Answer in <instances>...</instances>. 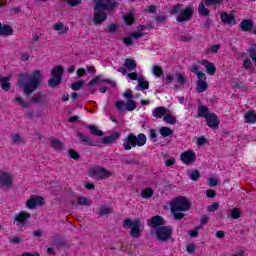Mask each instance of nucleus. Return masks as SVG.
<instances>
[{
    "mask_svg": "<svg viewBox=\"0 0 256 256\" xmlns=\"http://www.w3.org/2000/svg\"><path fill=\"white\" fill-rule=\"evenodd\" d=\"M152 115L153 117H155V119H163V117L167 115V108L163 106H158L154 109V111L152 112Z\"/></svg>",
    "mask_w": 256,
    "mask_h": 256,
    "instance_id": "22",
    "label": "nucleus"
},
{
    "mask_svg": "<svg viewBox=\"0 0 256 256\" xmlns=\"http://www.w3.org/2000/svg\"><path fill=\"white\" fill-rule=\"evenodd\" d=\"M222 2L223 0H204L207 7H209V5H221Z\"/></svg>",
    "mask_w": 256,
    "mask_h": 256,
    "instance_id": "56",
    "label": "nucleus"
},
{
    "mask_svg": "<svg viewBox=\"0 0 256 256\" xmlns=\"http://www.w3.org/2000/svg\"><path fill=\"white\" fill-rule=\"evenodd\" d=\"M45 205V198L39 195H32L26 202V207L28 209H35V207H41Z\"/></svg>",
    "mask_w": 256,
    "mask_h": 256,
    "instance_id": "10",
    "label": "nucleus"
},
{
    "mask_svg": "<svg viewBox=\"0 0 256 256\" xmlns=\"http://www.w3.org/2000/svg\"><path fill=\"white\" fill-rule=\"evenodd\" d=\"M191 209V202L185 196H179L171 204V213L176 221H181L185 217V212Z\"/></svg>",
    "mask_w": 256,
    "mask_h": 256,
    "instance_id": "2",
    "label": "nucleus"
},
{
    "mask_svg": "<svg viewBox=\"0 0 256 256\" xmlns=\"http://www.w3.org/2000/svg\"><path fill=\"white\" fill-rule=\"evenodd\" d=\"M70 7H77V5H81V0H64Z\"/></svg>",
    "mask_w": 256,
    "mask_h": 256,
    "instance_id": "64",
    "label": "nucleus"
},
{
    "mask_svg": "<svg viewBox=\"0 0 256 256\" xmlns=\"http://www.w3.org/2000/svg\"><path fill=\"white\" fill-rule=\"evenodd\" d=\"M138 85L136 86V90L139 91H147L149 89V81L143 80V79H138Z\"/></svg>",
    "mask_w": 256,
    "mask_h": 256,
    "instance_id": "33",
    "label": "nucleus"
},
{
    "mask_svg": "<svg viewBox=\"0 0 256 256\" xmlns=\"http://www.w3.org/2000/svg\"><path fill=\"white\" fill-rule=\"evenodd\" d=\"M211 113H209V107L199 106L198 108V117H204L206 119Z\"/></svg>",
    "mask_w": 256,
    "mask_h": 256,
    "instance_id": "35",
    "label": "nucleus"
},
{
    "mask_svg": "<svg viewBox=\"0 0 256 256\" xmlns=\"http://www.w3.org/2000/svg\"><path fill=\"white\" fill-rule=\"evenodd\" d=\"M77 205L91 207V202L85 196H79L77 198Z\"/></svg>",
    "mask_w": 256,
    "mask_h": 256,
    "instance_id": "40",
    "label": "nucleus"
},
{
    "mask_svg": "<svg viewBox=\"0 0 256 256\" xmlns=\"http://www.w3.org/2000/svg\"><path fill=\"white\" fill-rule=\"evenodd\" d=\"M199 229H201V227H196L194 230H190L189 231V236L192 238H197L199 237Z\"/></svg>",
    "mask_w": 256,
    "mask_h": 256,
    "instance_id": "60",
    "label": "nucleus"
},
{
    "mask_svg": "<svg viewBox=\"0 0 256 256\" xmlns=\"http://www.w3.org/2000/svg\"><path fill=\"white\" fill-rule=\"evenodd\" d=\"M123 20L124 23H126L128 26H131L135 23V17L132 14L124 15Z\"/></svg>",
    "mask_w": 256,
    "mask_h": 256,
    "instance_id": "42",
    "label": "nucleus"
},
{
    "mask_svg": "<svg viewBox=\"0 0 256 256\" xmlns=\"http://www.w3.org/2000/svg\"><path fill=\"white\" fill-rule=\"evenodd\" d=\"M122 226L124 229H129L130 227V235L133 239H139V237H141V233H143V230L141 229V227H143V223L139 218L134 220L127 218L123 221Z\"/></svg>",
    "mask_w": 256,
    "mask_h": 256,
    "instance_id": "5",
    "label": "nucleus"
},
{
    "mask_svg": "<svg viewBox=\"0 0 256 256\" xmlns=\"http://www.w3.org/2000/svg\"><path fill=\"white\" fill-rule=\"evenodd\" d=\"M248 55L250 59L255 63L256 62V43H252L248 48Z\"/></svg>",
    "mask_w": 256,
    "mask_h": 256,
    "instance_id": "37",
    "label": "nucleus"
},
{
    "mask_svg": "<svg viewBox=\"0 0 256 256\" xmlns=\"http://www.w3.org/2000/svg\"><path fill=\"white\" fill-rule=\"evenodd\" d=\"M201 178V172L199 170H192L190 173L191 181H198Z\"/></svg>",
    "mask_w": 256,
    "mask_h": 256,
    "instance_id": "47",
    "label": "nucleus"
},
{
    "mask_svg": "<svg viewBox=\"0 0 256 256\" xmlns=\"http://www.w3.org/2000/svg\"><path fill=\"white\" fill-rule=\"evenodd\" d=\"M205 5H207L205 4V0L198 5V13L201 17H209L211 15V10L207 9Z\"/></svg>",
    "mask_w": 256,
    "mask_h": 256,
    "instance_id": "25",
    "label": "nucleus"
},
{
    "mask_svg": "<svg viewBox=\"0 0 256 256\" xmlns=\"http://www.w3.org/2000/svg\"><path fill=\"white\" fill-rule=\"evenodd\" d=\"M217 196V192L213 189H208L206 190V197H208V199H214V197Z\"/></svg>",
    "mask_w": 256,
    "mask_h": 256,
    "instance_id": "59",
    "label": "nucleus"
},
{
    "mask_svg": "<svg viewBox=\"0 0 256 256\" xmlns=\"http://www.w3.org/2000/svg\"><path fill=\"white\" fill-rule=\"evenodd\" d=\"M173 228L171 226H161L155 230V237L158 241L165 243L171 239Z\"/></svg>",
    "mask_w": 256,
    "mask_h": 256,
    "instance_id": "8",
    "label": "nucleus"
},
{
    "mask_svg": "<svg viewBox=\"0 0 256 256\" xmlns=\"http://www.w3.org/2000/svg\"><path fill=\"white\" fill-rule=\"evenodd\" d=\"M50 145L54 151H61L63 149V142L59 139L51 140Z\"/></svg>",
    "mask_w": 256,
    "mask_h": 256,
    "instance_id": "34",
    "label": "nucleus"
},
{
    "mask_svg": "<svg viewBox=\"0 0 256 256\" xmlns=\"http://www.w3.org/2000/svg\"><path fill=\"white\" fill-rule=\"evenodd\" d=\"M164 121H165V123H169V125H175L177 123V118H175V116H173V115L165 114Z\"/></svg>",
    "mask_w": 256,
    "mask_h": 256,
    "instance_id": "44",
    "label": "nucleus"
},
{
    "mask_svg": "<svg viewBox=\"0 0 256 256\" xmlns=\"http://www.w3.org/2000/svg\"><path fill=\"white\" fill-rule=\"evenodd\" d=\"M54 30L61 31V33H67L68 28H65V26L63 25V22H58L54 24Z\"/></svg>",
    "mask_w": 256,
    "mask_h": 256,
    "instance_id": "46",
    "label": "nucleus"
},
{
    "mask_svg": "<svg viewBox=\"0 0 256 256\" xmlns=\"http://www.w3.org/2000/svg\"><path fill=\"white\" fill-rule=\"evenodd\" d=\"M253 27H254L253 20L251 19H244L239 24V29L243 33H251V31H253Z\"/></svg>",
    "mask_w": 256,
    "mask_h": 256,
    "instance_id": "17",
    "label": "nucleus"
},
{
    "mask_svg": "<svg viewBox=\"0 0 256 256\" xmlns=\"http://www.w3.org/2000/svg\"><path fill=\"white\" fill-rule=\"evenodd\" d=\"M119 26L115 23L109 24L104 28L105 33H116Z\"/></svg>",
    "mask_w": 256,
    "mask_h": 256,
    "instance_id": "41",
    "label": "nucleus"
},
{
    "mask_svg": "<svg viewBox=\"0 0 256 256\" xmlns=\"http://www.w3.org/2000/svg\"><path fill=\"white\" fill-rule=\"evenodd\" d=\"M122 42L124 43V45H127V47H131V45H133V38L132 37L122 38Z\"/></svg>",
    "mask_w": 256,
    "mask_h": 256,
    "instance_id": "63",
    "label": "nucleus"
},
{
    "mask_svg": "<svg viewBox=\"0 0 256 256\" xmlns=\"http://www.w3.org/2000/svg\"><path fill=\"white\" fill-rule=\"evenodd\" d=\"M10 77H0V87L3 91H9L11 89Z\"/></svg>",
    "mask_w": 256,
    "mask_h": 256,
    "instance_id": "28",
    "label": "nucleus"
},
{
    "mask_svg": "<svg viewBox=\"0 0 256 256\" xmlns=\"http://www.w3.org/2000/svg\"><path fill=\"white\" fill-rule=\"evenodd\" d=\"M1 187H11L13 185V176L9 172H0Z\"/></svg>",
    "mask_w": 256,
    "mask_h": 256,
    "instance_id": "14",
    "label": "nucleus"
},
{
    "mask_svg": "<svg viewBox=\"0 0 256 256\" xmlns=\"http://www.w3.org/2000/svg\"><path fill=\"white\" fill-rule=\"evenodd\" d=\"M201 65H204L206 68V73L208 75H215L217 73V68L215 67V64L213 62H209L208 60H202Z\"/></svg>",
    "mask_w": 256,
    "mask_h": 256,
    "instance_id": "21",
    "label": "nucleus"
},
{
    "mask_svg": "<svg viewBox=\"0 0 256 256\" xmlns=\"http://www.w3.org/2000/svg\"><path fill=\"white\" fill-rule=\"evenodd\" d=\"M152 73L155 77H163V68H161V66L154 65Z\"/></svg>",
    "mask_w": 256,
    "mask_h": 256,
    "instance_id": "43",
    "label": "nucleus"
},
{
    "mask_svg": "<svg viewBox=\"0 0 256 256\" xmlns=\"http://www.w3.org/2000/svg\"><path fill=\"white\" fill-rule=\"evenodd\" d=\"M63 73H65L63 66L54 67L51 71L52 78L48 81L49 87H51L52 89H55V87H59V85H61V82L63 81Z\"/></svg>",
    "mask_w": 256,
    "mask_h": 256,
    "instance_id": "7",
    "label": "nucleus"
},
{
    "mask_svg": "<svg viewBox=\"0 0 256 256\" xmlns=\"http://www.w3.org/2000/svg\"><path fill=\"white\" fill-rule=\"evenodd\" d=\"M68 153H69V156L71 157V159H74V161H78V159H80V155H79V152H77V151H75V150H73V149H70L69 151H68Z\"/></svg>",
    "mask_w": 256,
    "mask_h": 256,
    "instance_id": "55",
    "label": "nucleus"
},
{
    "mask_svg": "<svg viewBox=\"0 0 256 256\" xmlns=\"http://www.w3.org/2000/svg\"><path fill=\"white\" fill-rule=\"evenodd\" d=\"M148 225L149 227H152V229H159V227H163V225H165V219L160 215L152 216Z\"/></svg>",
    "mask_w": 256,
    "mask_h": 256,
    "instance_id": "16",
    "label": "nucleus"
},
{
    "mask_svg": "<svg viewBox=\"0 0 256 256\" xmlns=\"http://www.w3.org/2000/svg\"><path fill=\"white\" fill-rule=\"evenodd\" d=\"M219 49H221V45H212L210 48L206 50V55H209V53H219Z\"/></svg>",
    "mask_w": 256,
    "mask_h": 256,
    "instance_id": "48",
    "label": "nucleus"
},
{
    "mask_svg": "<svg viewBox=\"0 0 256 256\" xmlns=\"http://www.w3.org/2000/svg\"><path fill=\"white\" fill-rule=\"evenodd\" d=\"M101 2L98 3V7L103 8L106 7V9H111L112 11H115L117 7H119V2H116L117 0H100Z\"/></svg>",
    "mask_w": 256,
    "mask_h": 256,
    "instance_id": "19",
    "label": "nucleus"
},
{
    "mask_svg": "<svg viewBox=\"0 0 256 256\" xmlns=\"http://www.w3.org/2000/svg\"><path fill=\"white\" fill-rule=\"evenodd\" d=\"M159 133L162 137H170V135H173V130L167 126H162L159 129Z\"/></svg>",
    "mask_w": 256,
    "mask_h": 256,
    "instance_id": "36",
    "label": "nucleus"
},
{
    "mask_svg": "<svg viewBox=\"0 0 256 256\" xmlns=\"http://www.w3.org/2000/svg\"><path fill=\"white\" fill-rule=\"evenodd\" d=\"M191 17H193V9L191 7H187L177 16L176 21L178 23H185V21H190Z\"/></svg>",
    "mask_w": 256,
    "mask_h": 256,
    "instance_id": "15",
    "label": "nucleus"
},
{
    "mask_svg": "<svg viewBox=\"0 0 256 256\" xmlns=\"http://www.w3.org/2000/svg\"><path fill=\"white\" fill-rule=\"evenodd\" d=\"M217 209H219V203L214 202L210 206H208L207 210L209 211V213H214V211H217Z\"/></svg>",
    "mask_w": 256,
    "mask_h": 256,
    "instance_id": "58",
    "label": "nucleus"
},
{
    "mask_svg": "<svg viewBox=\"0 0 256 256\" xmlns=\"http://www.w3.org/2000/svg\"><path fill=\"white\" fill-rule=\"evenodd\" d=\"M220 21L224 25H230V27L237 25V20H235V14L233 13L222 12L220 14Z\"/></svg>",
    "mask_w": 256,
    "mask_h": 256,
    "instance_id": "13",
    "label": "nucleus"
},
{
    "mask_svg": "<svg viewBox=\"0 0 256 256\" xmlns=\"http://www.w3.org/2000/svg\"><path fill=\"white\" fill-rule=\"evenodd\" d=\"M241 217V210L239 208H233L231 210V219H239Z\"/></svg>",
    "mask_w": 256,
    "mask_h": 256,
    "instance_id": "51",
    "label": "nucleus"
},
{
    "mask_svg": "<svg viewBox=\"0 0 256 256\" xmlns=\"http://www.w3.org/2000/svg\"><path fill=\"white\" fill-rule=\"evenodd\" d=\"M243 67L244 69H247V70L251 69V67H253V62H251V59L249 58L245 59L243 62Z\"/></svg>",
    "mask_w": 256,
    "mask_h": 256,
    "instance_id": "62",
    "label": "nucleus"
},
{
    "mask_svg": "<svg viewBox=\"0 0 256 256\" xmlns=\"http://www.w3.org/2000/svg\"><path fill=\"white\" fill-rule=\"evenodd\" d=\"M113 175V172L107 170L105 167H97L90 171V177L97 181H103V179H109Z\"/></svg>",
    "mask_w": 256,
    "mask_h": 256,
    "instance_id": "9",
    "label": "nucleus"
},
{
    "mask_svg": "<svg viewBox=\"0 0 256 256\" xmlns=\"http://www.w3.org/2000/svg\"><path fill=\"white\" fill-rule=\"evenodd\" d=\"M120 137H121V134L119 132H113L109 136H104L102 138V143L104 145H112V143H115V141H117V139H119Z\"/></svg>",
    "mask_w": 256,
    "mask_h": 256,
    "instance_id": "20",
    "label": "nucleus"
},
{
    "mask_svg": "<svg viewBox=\"0 0 256 256\" xmlns=\"http://www.w3.org/2000/svg\"><path fill=\"white\" fill-rule=\"evenodd\" d=\"M31 219V213L27 211H21L14 218V223H20L22 227H29V220Z\"/></svg>",
    "mask_w": 256,
    "mask_h": 256,
    "instance_id": "11",
    "label": "nucleus"
},
{
    "mask_svg": "<svg viewBox=\"0 0 256 256\" xmlns=\"http://www.w3.org/2000/svg\"><path fill=\"white\" fill-rule=\"evenodd\" d=\"M191 73H194L196 75L198 81H207V75H205V73H203L202 71H199V66L192 65Z\"/></svg>",
    "mask_w": 256,
    "mask_h": 256,
    "instance_id": "23",
    "label": "nucleus"
},
{
    "mask_svg": "<svg viewBox=\"0 0 256 256\" xmlns=\"http://www.w3.org/2000/svg\"><path fill=\"white\" fill-rule=\"evenodd\" d=\"M123 97L127 99L126 103L123 100L117 101L115 107L118 111L125 113V111H135L137 109V102L133 100V91L126 90Z\"/></svg>",
    "mask_w": 256,
    "mask_h": 256,
    "instance_id": "4",
    "label": "nucleus"
},
{
    "mask_svg": "<svg viewBox=\"0 0 256 256\" xmlns=\"http://www.w3.org/2000/svg\"><path fill=\"white\" fill-rule=\"evenodd\" d=\"M13 35V28L10 25H3L0 22V37H9Z\"/></svg>",
    "mask_w": 256,
    "mask_h": 256,
    "instance_id": "24",
    "label": "nucleus"
},
{
    "mask_svg": "<svg viewBox=\"0 0 256 256\" xmlns=\"http://www.w3.org/2000/svg\"><path fill=\"white\" fill-rule=\"evenodd\" d=\"M245 123L254 124L256 123V111L250 110L244 115Z\"/></svg>",
    "mask_w": 256,
    "mask_h": 256,
    "instance_id": "26",
    "label": "nucleus"
},
{
    "mask_svg": "<svg viewBox=\"0 0 256 256\" xmlns=\"http://www.w3.org/2000/svg\"><path fill=\"white\" fill-rule=\"evenodd\" d=\"M15 101L16 103H19V105H21L22 107H25V108L29 107V102L23 100L21 96H17L15 98Z\"/></svg>",
    "mask_w": 256,
    "mask_h": 256,
    "instance_id": "54",
    "label": "nucleus"
},
{
    "mask_svg": "<svg viewBox=\"0 0 256 256\" xmlns=\"http://www.w3.org/2000/svg\"><path fill=\"white\" fill-rule=\"evenodd\" d=\"M207 89H209V84L207 83V80L197 81V85H196L197 93H205Z\"/></svg>",
    "mask_w": 256,
    "mask_h": 256,
    "instance_id": "29",
    "label": "nucleus"
},
{
    "mask_svg": "<svg viewBox=\"0 0 256 256\" xmlns=\"http://www.w3.org/2000/svg\"><path fill=\"white\" fill-rule=\"evenodd\" d=\"M79 139L82 143H87L90 147H97V143L95 140L91 139L89 136H85L83 134H78Z\"/></svg>",
    "mask_w": 256,
    "mask_h": 256,
    "instance_id": "30",
    "label": "nucleus"
},
{
    "mask_svg": "<svg viewBox=\"0 0 256 256\" xmlns=\"http://www.w3.org/2000/svg\"><path fill=\"white\" fill-rule=\"evenodd\" d=\"M42 99H43V94H41V92L37 94H33V96L31 97L32 103H41Z\"/></svg>",
    "mask_w": 256,
    "mask_h": 256,
    "instance_id": "50",
    "label": "nucleus"
},
{
    "mask_svg": "<svg viewBox=\"0 0 256 256\" xmlns=\"http://www.w3.org/2000/svg\"><path fill=\"white\" fill-rule=\"evenodd\" d=\"M149 139H151V141H153L154 143L157 141V130L150 129Z\"/></svg>",
    "mask_w": 256,
    "mask_h": 256,
    "instance_id": "57",
    "label": "nucleus"
},
{
    "mask_svg": "<svg viewBox=\"0 0 256 256\" xmlns=\"http://www.w3.org/2000/svg\"><path fill=\"white\" fill-rule=\"evenodd\" d=\"M184 10L183 4H176L171 8L170 15H181Z\"/></svg>",
    "mask_w": 256,
    "mask_h": 256,
    "instance_id": "32",
    "label": "nucleus"
},
{
    "mask_svg": "<svg viewBox=\"0 0 256 256\" xmlns=\"http://www.w3.org/2000/svg\"><path fill=\"white\" fill-rule=\"evenodd\" d=\"M122 163H124V165H139V161H137L135 158H131V159L124 158L122 160Z\"/></svg>",
    "mask_w": 256,
    "mask_h": 256,
    "instance_id": "53",
    "label": "nucleus"
},
{
    "mask_svg": "<svg viewBox=\"0 0 256 256\" xmlns=\"http://www.w3.org/2000/svg\"><path fill=\"white\" fill-rule=\"evenodd\" d=\"M54 245L55 247H67V241L65 240V238H61L59 236H56L54 238Z\"/></svg>",
    "mask_w": 256,
    "mask_h": 256,
    "instance_id": "38",
    "label": "nucleus"
},
{
    "mask_svg": "<svg viewBox=\"0 0 256 256\" xmlns=\"http://www.w3.org/2000/svg\"><path fill=\"white\" fill-rule=\"evenodd\" d=\"M95 6H94V18L93 23L94 25H103L105 21H107V13H113V10L106 7H99V3H102L100 0H94ZM106 11V12H105Z\"/></svg>",
    "mask_w": 256,
    "mask_h": 256,
    "instance_id": "6",
    "label": "nucleus"
},
{
    "mask_svg": "<svg viewBox=\"0 0 256 256\" xmlns=\"http://www.w3.org/2000/svg\"><path fill=\"white\" fill-rule=\"evenodd\" d=\"M42 80L41 70H34L30 77L27 72L21 73L18 76V84L20 87H23V93L26 97H29V95H32V93L39 89Z\"/></svg>",
    "mask_w": 256,
    "mask_h": 256,
    "instance_id": "1",
    "label": "nucleus"
},
{
    "mask_svg": "<svg viewBox=\"0 0 256 256\" xmlns=\"http://www.w3.org/2000/svg\"><path fill=\"white\" fill-rule=\"evenodd\" d=\"M130 37L132 39H141V37H145V33H143V32H132L130 34Z\"/></svg>",
    "mask_w": 256,
    "mask_h": 256,
    "instance_id": "61",
    "label": "nucleus"
},
{
    "mask_svg": "<svg viewBox=\"0 0 256 256\" xmlns=\"http://www.w3.org/2000/svg\"><path fill=\"white\" fill-rule=\"evenodd\" d=\"M206 124L210 127V129H217L219 127V118L217 114L211 113L206 118Z\"/></svg>",
    "mask_w": 256,
    "mask_h": 256,
    "instance_id": "18",
    "label": "nucleus"
},
{
    "mask_svg": "<svg viewBox=\"0 0 256 256\" xmlns=\"http://www.w3.org/2000/svg\"><path fill=\"white\" fill-rule=\"evenodd\" d=\"M147 143V136L140 133L137 136L134 133L128 134L123 140V147L125 151H131L135 147H143Z\"/></svg>",
    "mask_w": 256,
    "mask_h": 256,
    "instance_id": "3",
    "label": "nucleus"
},
{
    "mask_svg": "<svg viewBox=\"0 0 256 256\" xmlns=\"http://www.w3.org/2000/svg\"><path fill=\"white\" fill-rule=\"evenodd\" d=\"M109 214H111V208L107 206H101L99 211L97 212V215H100L101 217H103V215H109Z\"/></svg>",
    "mask_w": 256,
    "mask_h": 256,
    "instance_id": "45",
    "label": "nucleus"
},
{
    "mask_svg": "<svg viewBox=\"0 0 256 256\" xmlns=\"http://www.w3.org/2000/svg\"><path fill=\"white\" fill-rule=\"evenodd\" d=\"M180 159L184 165H192L197 161V155L193 151H185L180 155Z\"/></svg>",
    "mask_w": 256,
    "mask_h": 256,
    "instance_id": "12",
    "label": "nucleus"
},
{
    "mask_svg": "<svg viewBox=\"0 0 256 256\" xmlns=\"http://www.w3.org/2000/svg\"><path fill=\"white\" fill-rule=\"evenodd\" d=\"M153 195H155V191H153L151 187L144 188L141 191L142 199H151V197H153Z\"/></svg>",
    "mask_w": 256,
    "mask_h": 256,
    "instance_id": "31",
    "label": "nucleus"
},
{
    "mask_svg": "<svg viewBox=\"0 0 256 256\" xmlns=\"http://www.w3.org/2000/svg\"><path fill=\"white\" fill-rule=\"evenodd\" d=\"M12 143L19 145V143H23V138L21 134H14L11 136Z\"/></svg>",
    "mask_w": 256,
    "mask_h": 256,
    "instance_id": "52",
    "label": "nucleus"
},
{
    "mask_svg": "<svg viewBox=\"0 0 256 256\" xmlns=\"http://www.w3.org/2000/svg\"><path fill=\"white\" fill-rule=\"evenodd\" d=\"M83 85H85V81H83V80L74 82L72 84V89H73V91H79V89L83 88Z\"/></svg>",
    "mask_w": 256,
    "mask_h": 256,
    "instance_id": "49",
    "label": "nucleus"
},
{
    "mask_svg": "<svg viewBox=\"0 0 256 256\" xmlns=\"http://www.w3.org/2000/svg\"><path fill=\"white\" fill-rule=\"evenodd\" d=\"M88 129L90 130L91 135H94L95 137H103V131L99 130L97 126L90 125Z\"/></svg>",
    "mask_w": 256,
    "mask_h": 256,
    "instance_id": "39",
    "label": "nucleus"
},
{
    "mask_svg": "<svg viewBox=\"0 0 256 256\" xmlns=\"http://www.w3.org/2000/svg\"><path fill=\"white\" fill-rule=\"evenodd\" d=\"M124 67H126V69L130 73H132V71H135V69H137V62H135L134 59L126 58L125 63H124Z\"/></svg>",
    "mask_w": 256,
    "mask_h": 256,
    "instance_id": "27",
    "label": "nucleus"
}]
</instances>
